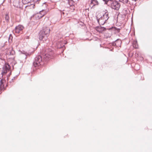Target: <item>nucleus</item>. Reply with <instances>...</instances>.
Wrapping results in <instances>:
<instances>
[{"label": "nucleus", "instance_id": "obj_1", "mask_svg": "<svg viewBox=\"0 0 152 152\" xmlns=\"http://www.w3.org/2000/svg\"><path fill=\"white\" fill-rule=\"evenodd\" d=\"M10 69V66L8 64H5L1 69H0V89L2 90L4 88L5 80L2 78L4 74L6 73Z\"/></svg>", "mask_w": 152, "mask_h": 152}, {"label": "nucleus", "instance_id": "obj_2", "mask_svg": "<svg viewBox=\"0 0 152 152\" xmlns=\"http://www.w3.org/2000/svg\"><path fill=\"white\" fill-rule=\"evenodd\" d=\"M42 63V57L40 56H37L34 58L33 63V65L37 67L41 65Z\"/></svg>", "mask_w": 152, "mask_h": 152}, {"label": "nucleus", "instance_id": "obj_3", "mask_svg": "<svg viewBox=\"0 0 152 152\" xmlns=\"http://www.w3.org/2000/svg\"><path fill=\"white\" fill-rule=\"evenodd\" d=\"M108 5H110L112 9L116 10H118L120 6V5L118 2L115 0L113 1H110Z\"/></svg>", "mask_w": 152, "mask_h": 152}, {"label": "nucleus", "instance_id": "obj_4", "mask_svg": "<svg viewBox=\"0 0 152 152\" xmlns=\"http://www.w3.org/2000/svg\"><path fill=\"white\" fill-rule=\"evenodd\" d=\"M50 31V29L48 28H47L46 30L43 29L39 33V39L42 40L45 36L47 37V35L49 33Z\"/></svg>", "mask_w": 152, "mask_h": 152}, {"label": "nucleus", "instance_id": "obj_5", "mask_svg": "<svg viewBox=\"0 0 152 152\" xmlns=\"http://www.w3.org/2000/svg\"><path fill=\"white\" fill-rule=\"evenodd\" d=\"M54 53L53 51H50L48 53H46L43 56V58L45 61H48L50 58H52Z\"/></svg>", "mask_w": 152, "mask_h": 152}, {"label": "nucleus", "instance_id": "obj_6", "mask_svg": "<svg viewBox=\"0 0 152 152\" xmlns=\"http://www.w3.org/2000/svg\"><path fill=\"white\" fill-rule=\"evenodd\" d=\"M104 12V13L103 14L102 16L101 17V18L103 19L104 20V21H107L109 18L108 12V11L107 10H105Z\"/></svg>", "mask_w": 152, "mask_h": 152}, {"label": "nucleus", "instance_id": "obj_7", "mask_svg": "<svg viewBox=\"0 0 152 152\" xmlns=\"http://www.w3.org/2000/svg\"><path fill=\"white\" fill-rule=\"evenodd\" d=\"M43 12V10L40 11L39 13H37L34 15V17L36 18V19H39L45 15V13L42 14V12Z\"/></svg>", "mask_w": 152, "mask_h": 152}, {"label": "nucleus", "instance_id": "obj_8", "mask_svg": "<svg viewBox=\"0 0 152 152\" xmlns=\"http://www.w3.org/2000/svg\"><path fill=\"white\" fill-rule=\"evenodd\" d=\"M23 26L21 25H19L16 26L15 28V31L17 33H19L23 29Z\"/></svg>", "mask_w": 152, "mask_h": 152}, {"label": "nucleus", "instance_id": "obj_9", "mask_svg": "<svg viewBox=\"0 0 152 152\" xmlns=\"http://www.w3.org/2000/svg\"><path fill=\"white\" fill-rule=\"evenodd\" d=\"M6 54L9 55H14L15 54V52L12 48H10L7 50Z\"/></svg>", "mask_w": 152, "mask_h": 152}, {"label": "nucleus", "instance_id": "obj_10", "mask_svg": "<svg viewBox=\"0 0 152 152\" xmlns=\"http://www.w3.org/2000/svg\"><path fill=\"white\" fill-rule=\"evenodd\" d=\"M20 2L19 0H14L13 1V5L17 8H20L21 7L20 4Z\"/></svg>", "mask_w": 152, "mask_h": 152}, {"label": "nucleus", "instance_id": "obj_11", "mask_svg": "<svg viewBox=\"0 0 152 152\" xmlns=\"http://www.w3.org/2000/svg\"><path fill=\"white\" fill-rule=\"evenodd\" d=\"M96 30L100 33H102L105 30V28L103 27L98 26L96 28Z\"/></svg>", "mask_w": 152, "mask_h": 152}, {"label": "nucleus", "instance_id": "obj_12", "mask_svg": "<svg viewBox=\"0 0 152 152\" xmlns=\"http://www.w3.org/2000/svg\"><path fill=\"white\" fill-rule=\"evenodd\" d=\"M98 22L99 23H100L101 24L103 25L104 23H106V21H104V20H103V19L101 18L100 17L98 19Z\"/></svg>", "mask_w": 152, "mask_h": 152}, {"label": "nucleus", "instance_id": "obj_13", "mask_svg": "<svg viewBox=\"0 0 152 152\" xmlns=\"http://www.w3.org/2000/svg\"><path fill=\"white\" fill-rule=\"evenodd\" d=\"M22 53L25 55L26 58L27 57L30 56L31 54L33 53V52H27L24 51H23L22 52Z\"/></svg>", "mask_w": 152, "mask_h": 152}, {"label": "nucleus", "instance_id": "obj_14", "mask_svg": "<svg viewBox=\"0 0 152 152\" xmlns=\"http://www.w3.org/2000/svg\"><path fill=\"white\" fill-rule=\"evenodd\" d=\"M32 1H33V0H22V2L23 4H27L31 3Z\"/></svg>", "mask_w": 152, "mask_h": 152}, {"label": "nucleus", "instance_id": "obj_15", "mask_svg": "<svg viewBox=\"0 0 152 152\" xmlns=\"http://www.w3.org/2000/svg\"><path fill=\"white\" fill-rule=\"evenodd\" d=\"M91 3L93 4L94 5H98L99 4V2L97 0H91Z\"/></svg>", "mask_w": 152, "mask_h": 152}, {"label": "nucleus", "instance_id": "obj_16", "mask_svg": "<svg viewBox=\"0 0 152 152\" xmlns=\"http://www.w3.org/2000/svg\"><path fill=\"white\" fill-rule=\"evenodd\" d=\"M5 19L6 22H8L9 21L10 18L8 13H6V14H5Z\"/></svg>", "mask_w": 152, "mask_h": 152}, {"label": "nucleus", "instance_id": "obj_17", "mask_svg": "<svg viewBox=\"0 0 152 152\" xmlns=\"http://www.w3.org/2000/svg\"><path fill=\"white\" fill-rule=\"evenodd\" d=\"M133 46L136 48H138V45L136 41H134L133 43Z\"/></svg>", "mask_w": 152, "mask_h": 152}, {"label": "nucleus", "instance_id": "obj_18", "mask_svg": "<svg viewBox=\"0 0 152 152\" xmlns=\"http://www.w3.org/2000/svg\"><path fill=\"white\" fill-rule=\"evenodd\" d=\"M119 1L124 4H127L128 2V0H119Z\"/></svg>", "mask_w": 152, "mask_h": 152}, {"label": "nucleus", "instance_id": "obj_19", "mask_svg": "<svg viewBox=\"0 0 152 152\" xmlns=\"http://www.w3.org/2000/svg\"><path fill=\"white\" fill-rule=\"evenodd\" d=\"M12 35L11 34H10L9 36V42H11L12 41Z\"/></svg>", "mask_w": 152, "mask_h": 152}, {"label": "nucleus", "instance_id": "obj_20", "mask_svg": "<svg viewBox=\"0 0 152 152\" xmlns=\"http://www.w3.org/2000/svg\"><path fill=\"white\" fill-rule=\"evenodd\" d=\"M103 1L104 2L105 4H108L110 2V1H108L107 0H103Z\"/></svg>", "mask_w": 152, "mask_h": 152}, {"label": "nucleus", "instance_id": "obj_21", "mask_svg": "<svg viewBox=\"0 0 152 152\" xmlns=\"http://www.w3.org/2000/svg\"><path fill=\"white\" fill-rule=\"evenodd\" d=\"M30 4L31 5V7H32V8H34V5L33 4Z\"/></svg>", "mask_w": 152, "mask_h": 152}, {"label": "nucleus", "instance_id": "obj_22", "mask_svg": "<svg viewBox=\"0 0 152 152\" xmlns=\"http://www.w3.org/2000/svg\"><path fill=\"white\" fill-rule=\"evenodd\" d=\"M43 10V12H42V14H44V13H45V15L46 14V12H45V10Z\"/></svg>", "mask_w": 152, "mask_h": 152}, {"label": "nucleus", "instance_id": "obj_23", "mask_svg": "<svg viewBox=\"0 0 152 152\" xmlns=\"http://www.w3.org/2000/svg\"><path fill=\"white\" fill-rule=\"evenodd\" d=\"M15 77H14L12 79V80H14L15 79Z\"/></svg>", "mask_w": 152, "mask_h": 152}, {"label": "nucleus", "instance_id": "obj_24", "mask_svg": "<svg viewBox=\"0 0 152 152\" xmlns=\"http://www.w3.org/2000/svg\"><path fill=\"white\" fill-rule=\"evenodd\" d=\"M117 42L116 41L115 42V43H113V45H116V44Z\"/></svg>", "mask_w": 152, "mask_h": 152}, {"label": "nucleus", "instance_id": "obj_25", "mask_svg": "<svg viewBox=\"0 0 152 152\" xmlns=\"http://www.w3.org/2000/svg\"><path fill=\"white\" fill-rule=\"evenodd\" d=\"M116 30H117V31L118 32H119V31L120 29H116Z\"/></svg>", "mask_w": 152, "mask_h": 152}, {"label": "nucleus", "instance_id": "obj_26", "mask_svg": "<svg viewBox=\"0 0 152 152\" xmlns=\"http://www.w3.org/2000/svg\"><path fill=\"white\" fill-rule=\"evenodd\" d=\"M133 1H136L137 0H132Z\"/></svg>", "mask_w": 152, "mask_h": 152}, {"label": "nucleus", "instance_id": "obj_27", "mask_svg": "<svg viewBox=\"0 0 152 152\" xmlns=\"http://www.w3.org/2000/svg\"><path fill=\"white\" fill-rule=\"evenodd\" d=\"M28 6H29L28 5L26 6L25 7L26 8L27 7H28Z\"/></svg>", "mask_w": 152, "mask_h": 152}]
</instances>
